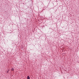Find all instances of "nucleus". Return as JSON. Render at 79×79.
<instances>
[{
	"label": "nucleus",
	"instance_id": "2",
	"mask_svg": "<svg viewBox=\"0 0 79 79\" xmlns=\"http://www.w3.org/2000/svg\"><path fill=\"white\" fill-rule=\"evenodd\" d=\"M9 71H10V69H8V71H7L6 72L7 73H9Z\"/></svg>",
	"mask_w": 79,
	"mask_h": 79
},
{
	"label": "nucleus",
	"instance_id": "1",
	"mask_svg": "<svg viewBox=\"0 0 79 79\" xmlns=\"http://www.w3.org/2000/svg\"><path fill=\"white\" fill-rule=\"evenodd\" d=\"M27 79H30V77H29V76H28L27 77Z\"/></svg>",
	"mask_w": 79,
	"mask_h": 79
},
{
	"label": "nucleus",
	"instance_id": "3",
	"mask_svg": "<svg viewBox=\"0 0 79 79\" xmlns=\"http://www.w3.org/2000/svg\"><path fill=\"white\" fill-rule=\"evenodd\" d=\"M11 70L12 71H14V68H12L11 69Z\"/></svg>",
	"mask_w": 79,
	"mask_h": 79
}]
</instances>
